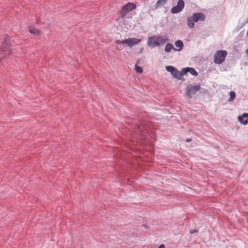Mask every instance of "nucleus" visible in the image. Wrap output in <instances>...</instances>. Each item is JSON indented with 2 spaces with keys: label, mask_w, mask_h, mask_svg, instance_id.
Listing matches in <instances>:
<instances>
[{
  "label": "nucleus",
  "mask_w": 248,
  "mask_h": 248,
  "mask_svg": "<svg viewBox=\"0 0 248 248\" xmlns=\"http://www.w3.org/2000/svg\"><path fill=\"white\" fill-rule=\"evenodd\" d=\"M168 40L166 37L154 35L148 38V45L152 47L158 46L164 44Z\"/></svg>",
  "instance_id": "nucleus-1"
},
{
  "label": "nucleus",
  "mask_w": 248,
  "mask_h": 248,
  "mask_svg": "<svg viewBox=\"0 0 248 248\" xmlns=\"http://www.w3.org/2000/svg\"><path fill=\"white\" fill-rule=\"evenodd\" d=\"M4 41L2 43V48L0 50V60H2L7 57L9 56L12 54V51L10 49H6L5 48L4 45H8L9 43V39L8 36L4 37Z\"/></svg>",
  "instance_id": "nucleus-2"
},
{
  "label": "nucleus",
  "mask_w": 248,
  "mask_h": 248,
  "mask_svg": "<svg viewBox=\"0 0 248 248\" xmlns=\"http://www.w3.org/2000/svg\"><path fill=\"white\" fill-rule=\"evenodd\" d=\"M227 55V52L226 50H218L215 53L214 56V62L216 64H221L225 60Z\"/></svg>",
  "instance_id": "nucleus-3"
},
{
  "label": "nucleus",
  "mask_w": 248,
  "mask_h": 248,
  "mask_svg": "<svg viewBox=\"0 0 248 248\" xmlns=\"http://www.w3.org/2000/svg\"><path fill=\"white\" fill-rule=\"evenodd\" d=\"M136 7V5L133 3L129 2L125 4L124 6L121 11L120 16L121 17H124L128 12L135 9Z\"/></svg>",
  "instance_id": "nucleus-4"
},
{
  "label": "nucleus",
  "mask_w": 248,
  "mask_h": 248,
  "mask_svg": "<svg viewBox=\"0 0 248 248\" xmlns=\"http://www.w3.org/2000/svg\"><path fill=\"white\" fill-rule=\"evenodd\" d=\"M141 41V39L136 38H128L125 39V46L132 47Z\"/></svg>",
  "instance_id": "nucleus-5"
},
{
  "label": "nucleus",
  "mask_w": 248,
  "mask_h": 248,
  "mask_svg": "<svg viewBox=\"0 0 248 248\" xmlns=\"http://www.w3.org/2000/svg\"><path fill=\"white\" fill-rule=\"evenodd\" d=\"M201 89L199 85H196L186 88V95L190 97L195 94Z\"/></svg>",
  "instance_id": "nucleus-6"
},
{
  "label": "nucleus",
  "mask_w": 248,
  "mask_h": 248,
  "mask_svg": "<svg viewBox=\"0 0 248 248\" xmlns=\"http://www.w3.org/2000/svg\"><path fill=\"white\" fill-rule=\"evenodd\" d=\"M184 2L183 0H179L178 1L177 5L171 9V12L172 14H176L181 12L184 7Z\"/></svg>",
  "instance_id": "nucleus-7"
},
{
  "label": "nucleus",
  "mask_w": 248,
  "mask_h": 248,
  "mask_svg": "<svg viewBox=\"0 0 248 248\" xmlns=\"http://www.w3.org/2000/svg\"><path fill=\"white\" fill-rule=\"evenodd\" d=\"M238 121L242 124L247 125L248 123V113H244L238 116Z\"/></svg>",
  "instance_id": "nucleus-8"
},
{
  "label": "nucleus",
  "mask_w": 248,
  "mask_h": 248,
  "mask_svg": "<svg viewBox=\"0 0 248 248\" xmlns=\"http://www.w3.org/2000/svg\"><path fill=\"white\" fill-rule=\"evenodd\" d=\"M191 16L195 22L198 21H203L205 18V16L201 13L194 14Z\"/></svg>",
  "instance_id": "nucleus-9"
},
{
  "label": "nucleus",
  "mask_w": 248,
  "mask_h": 248,
  "mask_svg": "<svg viewBox=\"0 0 248 248\" xmlns=\"http://www.w3.org/2000/svg\"><path fill=\"white\" fill-rule=\"evenodd\" d=\"M188 72H189L192 75L197 76L198 75L197 72L195 70V69L193 68H185L182 70V74H186Z\"/></svg>",
  "instance_id": "nucleus-10"
},
{
  "label": "nucleus",
  "mask_w": 248,
  "mask_h": 248,
  "mask_svg": "<svg viewBox=\"0 0 248 248\" xmlns=\"http://www.w3.org/2000/svg\"><path fill=\"white\" fill-rule=\"evenodd\" d=\"M29 31L31 33L37 36H40L41 34L40 31L34 27H30Z\"/></svg>",
  "instance_id": "nucleus-11"
},
{
  "label": "nucleus",
  "mask_w": 248,
  "mask_h": 248,
  "mask_svg": "<svg viewBox=\"0 0 248 248\" xmlns=\"http://www.w3.org/2000/svg\"><path fill=\"white\" fill-rule=\"evenodd\" d=\"M194 21L192 16L188 17L187 19V26L190 28H193L194 27Z\"/></svg>",
  "instance_id": "nucleus-12"
},
{
  "label": "nucleus",
  "mask_w": 248,
  "mask_h": 248,
  "mask_svg": "<svg viewBox=\"0 0 248 248\" xmlns=\"http://www.w3.org/2000/svg\"><path fill=\"white\" fill-rule=\"evenodd\" d=\"M167 0H158L155 6V9H158L161 6H163L167 2Z\"/></svg>",
  "instance_id": "nucleus-13"
},
{
  "label": "nucleus",
  "mask_w": 248,
  "mask_h": 248,
  "mask_svg": "<svg viewBox=\"0 0 248 248\" xmlns=\"http://www.w3.org/2000/svg\"><path fill=\"white\" fill-rule=\"evenodd\" d=\"M176 50L175 48L173 47V45L170 43H167L165 46V51L166 52H170L171 49Z\"/></svg>",
  "instance_id": "nucleus-14"
},
{
  "label": "nucleus",
  "mask_w": 248,
  "mask_h": 248,
  "mask_svg": "<svg viewBox=\"0 0 248 248\" xmlns=\"http://www.w3.org/2000/svg\"><path fill=\"white\" fill-rule=\"evenodd\" d=\"M175 45L176 47H179L178 50H181L183 49V43L182 41L181 40H177L175 42Z\"/></svg>",
  "instance_id": "nucleus-15"
},
{
  "label": "nucleus",
  "mask_w": 248,
  "mask_h": 248,
  "mask_svg": "<svg viewBox=\"0 0 248 248\" xmlns=\"http://www.w3.org/2000/svg\"><path fill=\"white\" fill-rule=\"evenodd\" d=\"M171 74L174 77L177 78H179L181 75H184L182 74V72L180 73L179 72H178L176 69H175L174 73H172Z\"/></svg>",
  "instance_id": "nucleus-16"
},
{
  "label": "nucleus",
  "mask_w": 248,
  "mask_h": 248,
  "mask_svg": "<svg viewBox=\"0 0 248 248\" xmlns=\"http://www.w3.org/2000/svg\"><path fill=\"white\" fill-rule=\"evenodd\" d=\"M230 98L229 99V101H232L234 99L235 97V92L232 91V92H231L230 93Z\"/></svg>",
  "instance_id": "nucleus-17"
},
{
  "label": "nucleus",
  "mask_w": 248,
  "mask_h": 248,
  "mask_svg": "<svg viewBox=\"0 0 248 248\" xmlns=\"http://www.w3.org/2000/svg\"><path fill=\"white\" fill-rule=\"evenodd\" d=\"M166 69L168 71L170 72L171 74L172 73H174L175 68L172 66H166Z\"/></svg>",
  "instance_id": "nucleus-18"
},
{
  "label": "nucleus",
  "mask_w": 248,
  "mask_h": 248,
  "mask_svg": "<svg viewBox=\"0 0 248 248\" xmlns=\"http://www.w3.org/2000/svg\"><path fill=\"white\" fill-rule=\"evenodd\" d=\"M135 70L136 72L139 73H141L143 72V69L141 67L138 66L137 65H135Z\"/></svg>",
  "instance_id": "nucleus-19"
},
{
  "label": "nucleus",
  "mask_w": 248,
  "mask_h": 248,
  "mask_svg": "<svg viewBox=\"0 0 248 248\" xmlns=\"http://www.w3.org/2000/svg\"><path fill=\"white\" fill-rule=\"evenodd\" d=\"M115 43L117 44H122V45H124V46H125V39L122 40H116L115 41Z\"/></svg>",
  "instance_id": "nucleus-20"
},
{
  "label": "nucleus",
  "mask_w": 248,
  "mask_h": 248,
  "mask_svg": "<svg viewBox=\"0 0 248 248\" xmlns=\"http://www.w3.org/2000/svg\"><path fill=\"white\" fill-rule=\"evenodd\" d=\"M198 232V230H192V229L190 230V233L191 234H193L195 232Z\"/></svg>",
  "instance_id": "nucleus-21"
},
{
  "label": "nucleus",
  "mask_w": 248,
  "mask_h": 248,
  "mask_svg": "<svg viewBox=\"0 0 248 248\" xmlns=\"http://www.w3.org/2000/svg\"><path fill=\"white\" fill-rule=\"evenodd\" d=\"M138 128L141 131L145 130V127L144 126H142V125H140V126H139Z\"/></svg>",
  "instance_id": "nucleus-22"
},
{
  "label": "nucleus",
  "mask_w": 248,
  "mask_h": 248,
  "mask_svg": "<svg viewBox=\"0 0 248 248\" xmlns=\"http://www.w3.org/2000/svg\"><path fill=\"white\" fill-rule=\"evenodd\" d=\"M165 245L164 244H161L158 248H164Z\"/></svg>",
  "instance_id": "nucleus-23"
},
{
  "label": "nucleus",
  "mask_w": 248,
  "mask_h": 248,
  "mask_svg": "<svg viewBox=\"0 0 248 248\" xmlns=\"http://www.w3.org/2000/svg\"><path fill=\"white\" fill-rule=\"evenodd\" d=\"M191 141V139H186V142H190V141Z\"/></svg>",
  "instance_id": "nucleus-24"
},
{
  "label": "nucleus",
  "mask_w": 248,
  "mask_h": 248,
  "mask_svg": "<svg viewBox=\"0 0 248 248\" xmlns=\"http://www.w3.org/2000/svg\"><path fill=\"white\" fill-rule=\"evenodd\" d=\"M246 53H248V48L246 50Z\"/></svg>",
  "instance_id": "nucleus-25"
},
{
  "label": "nucleus",
  "mask_w": 248,
  "mask_h": 248,
  "mask_svg": "<svg viewBox=\"0 0 248 248\" xmlns=\"http://www.w3.org/2000/svg\"><path fill=\"white\" fill-rule=\"evenodd\" d=\"M143 49V48H142L140 49V53L142 52Z\"/></svg>",
  "instance_id": "nucleus-26"
}]
</instances>
